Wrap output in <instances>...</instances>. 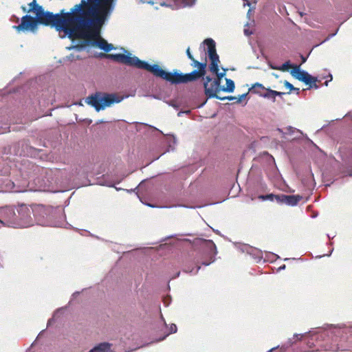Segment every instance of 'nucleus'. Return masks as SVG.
<instances>
[{
	"label": "nucleus",
	"instance_id": "f257e3e1",
	"mask_svg": "<svg viewBox=\"0 0 352 352\" xmlns=\"http://www.w3.org/2000/svg\"><path fill=\"white\" fill-rule=\"evenodd\" d=\"M186 55L192 63L190 65L193 67H197V70H194L188 74H182L175 72L174 73L166 72L159 65H150L144 60L139 59L135 56H131L130 53L124 54H101L102 56L109 58L120 63L124 64L128 66L134 67L138 69H144L151 72L155 77L166 80L172 84L187 83L188 82L195 81L201 78H204L206 73V62L200 63L191 54L190 47L186 50Z\"/></svg>",
	"mask_w": 352,
	"mask_h": 352
},
{
	"label": "nucleus",
	"instance_id": "f03ea898",
	"mask_svg": "<svg viewBox=\"0 0 352 352\" xmlns=\"http://www.w3.org/2000/svg\"><path fill=\"white\" fill-rule=\"evenodd\" d=\"M76 10L80 11L87 28L102 25L114 8V0H81Z\"/></svg>",
	"mask_w": 352,
	"mask_h": 352
},
{
	"label": "nucleus",
	"instance_id": "7ed1b4c3",
	"mask_svg": "<svg viewBox=\"0 0 352 352\" xmlns=\"http://www.w3.org/2000/svg\"><path fill=\"white\" fill-rule=\"evenodd\" d=\"M43 18L44 20L41 21L38 19V16H36V17H33L30 15H25L21 18V23L18 25H14L13 28L18 32L28 30H34L36 28L38 23H40L54 27L57 31L63 32L69 38H72L81 37L82 33V30L87 28L61 21L48 19L45 17Z\"/></svg>",
	"mask_w": 352,
	"mask_h": 352
},
{
	"label": "nucleus",
	"instance_id": "20e7f679",
	"mask_svg": "<svg viewBox=\"0 0 352 352\" xmlns=\"http://www.w3.org/2000/svg\"><path fill=\"white\" fill-rule=\"evenodd\" d=\"M28 6V10H26L25 7H22L23 12H33L35 13L36 16H38L39 20L43 21V17H45L48 19L61 21L86 27L80 11L76 10L77 8V5H75L69 12H64V10H63L60 13L55 14L48 11L45 12L43 7L36 3V0H32Z\"/></svg>",
	"mask_w": 352,
	"mask_h": 352
},
{
	"label": "nucleus",
	"instance_id": "39448f33",
	"mask_svg": "<svg viewBox=\"0 0 352 352\" xmlns=\"http://www.w3.org/2000/svg\"><path fill=\"white\" fill-rule=\"evenodd\" d=\"M6 214L10 216L8 221L14 227L27 228L34 225V219L31 217L32 207L30 208L25 204L19 206L16 212L13 209H9Z\"/></svg>",
	"mask_w": 352,
	"mask_h": 352
},
{
	"label": "nucleus",
	"instance_id": "423d86ee",
	"mask_svg": "<svg viewBox=\"0 0 352 352\" xmlns=\"http://www.w3.org/2000/svg\"><path fill=\"white\" fill-rule=\"evenodd\" d=\"M102 25L98 28L95 26H91L82 30L81 37H72L71 39L74 38H84L86 40L87 44L91 43L94 46H98L105 52H109L114 49L113 45L111 43H108L106 40L100 37L99 31Z\"/></svg>",
	"mask_w": 352,
	"mask_h": 352
},
{
	"label": "nucleus",
	"instance_id": "0eeeda50",
	"mask_svg": "<svg viewBox=\"0 0 352 352\" xmlns=\"http://www.w3.org/2000/svg\"><path fill=\"white\" fill-rule=\"evenodd\" d=\"M204 43L208 48V57L211 61L209 68L210 71L216 74V80L221 82L222 78L226 75V69H223V72H219V63H220L219 55L216 51L215 42L212 38H206Z\"/></svg>",
	"mask_w": 352,
	"mask_h": 352
},
{
	"label": "nucleus",
	"instance_id": "6e6552de",
	"mask_svg": "<svg viewBox=\"0 0 352 352\" xmlns=\"http://www.w3.org/2000/svg\"><path fill=\"white\" fill-rule=\"evenodd\" d=\"M87 103L94 107L97 111L109 107L114 102H120L115 94L96 93L87 98Z\"/></svg>",
	"mask_w": 352,
	"mask_h": 352
},
{
	"label": "nucleus",
	"instance_id": "1a4fd4ad",
	"mask_svg": "<svg viewBox=\"0 0 352 352\" xmlns=\"http://www.w3.org/2000/svg\"><path fill=\"white\" fill-rule=\"evenodd\" d=\"M32 212L34 218V222L43 226L47 223V220L50 218L53 208L43 205H34L32 206Z\"/></svg>",
	"mask_w": 352,
	"mask_h": 352
},
{
	"label": "nucleus",
	"instance_id": "9d476101",
	"mask_svg": "<svg viewBox=\"0 0 352 352\" xmlns=\"http://www.w3.org/2000/svg\"><path fill=\"white\" fill-rule=\"evenodd\" d=\"M204 79V87L206 96L209 98L219 99L220 96H218V93L221 91V82L210 76H206Z\"/></svg>",
	"mask_w": 352,
	"mask_h": 352
},
{
	"label": "nucleus",
	"instance_id": "9b49d317",
	"mask_svg": "<svg viewBox=\"0 0 352 352\" xmlns=\"http://www.w3.org/2000/svg\"><path fill=\"white\" fill-rule=\"evenodd\" d=\"M302 199V197L298 195H277L276 200L280 204H285L288 206H296Z\"/></svg>",
	"mask_w": 352,
	"mask_h": 352
},
{
	"label": "nucleus",
	"instance_id": "f8f14e48",
	"mask_svg": "<svg viewBox=\"0 0 352 352\" xmlns=\"http://www.w3.org/2000/svg\"><path fill=\"white\" fill-rule=\"evenodd\" d=\"M301 81L305 82L306 85H309L310 88H318V85L316 84V82L318 81L317 78L311 76L307 72Z\"/></svg>",
	"mask_w": 352,
	"mask_h": 352
},
{
	"label": "nucleus",
	"instance_id": "ddd939ff",
	"mask_svg": "<svg viewBox=\"0 0 352 352\" xmlns=\"http://www.w3.org/2000/svg\"><path fill=\"white\" fill-rule=\"evenodd\" d=\"M301 81L305 82L306 85H309L310 88H318V85L316 84V82L318 81L317 78L311 76L307 72Z\"/></svg>",
	"mask_w": 352,
	"mask_h": 352
},
{
	"label": "nucleus",
	"instance_id": "4468645a",
	"mask_svg": "<svg viewBox=\"0 0 352 352\" xmlns=\"http://www.w3.org/2000/svg\"><path fill=\"white\" fill-rule=\"evenodd\" d=\"M89 352H111V344L107 342L100 343Z\"/></svg>",
	"mask_w": 352,
	"mask_h": 352
},
{
	"label": "nucleus",
	"instance_id": "2eb2a0df",
	"mask_svg": "<svg viewBox=\"0 0 352 352\" xmlns=\"http://www.w3.org/2000/svg\"><path fill=\"white\" fill-rule=\"evenodd\" d=\"M291 74L294 78L301 81L307 74V72L302 71L300 69L299 66L294 65L293 67V69L291 72Z\"/></svg>",
	"mask_w": 352,
	"mask_h": 352
},
{
	"label": "nucleus",
	"instance_id": "dca6fc26",
	"mask_svg": "<svg viewBox=\"0 0 352 352\" xmlns=\"http://www.w3.org/2000/svg\"><path fill=\"white\" fill-rule=\"evenodd\" d=\"M267 88H265L262 84L256 82L254 84L252 87L249 89L250 91L254 94H258L262 96Z\"/></svg>",
	"mask_w": 352,
	"mask_h": 352
},
{
	"label": "nucleus",
	"instance_id": "f3484780",
	"mask_svg": "<svg viewBox=\"0 0 352 352\" xmlns=\"http://www.w3.org/2000/svg\"><path fill=\"white\" fill-rule=\"evenodd\" d=\"M226 87H221V91L225 92H232L234 89V82L232 80L226 78Z\"/></svg>",
	"mask_w": 352,
	"mask_h": 352
},
{
	"label": "nucleus",
	"instance_id": "a211bd4d",
	"mask_svg": "<svg viewBox=\"0 0 352 352\" xmlns=\"http://www.w3.org/2000/svg\"><path fill=\"white\" fill-rule=\"evenodd\" d=\"M293 67L294 66H292L290 64L289 61H287L285 63H283L281 66H279L278 67H273V69L285 72L287 71L291 67L293 68Z\"/></svg>",
	"mask_w": 352,
	"mask_h": 352
},
{
	"label": "nucleus",
	"instance_id": "6ab92c4d",
	"mask_svg": "<svg viewBox=\"0 0 352 352\" xmlns=\"http://www.w3.org/2000/svg\"><path fill=\"white\" fill-rule=\"evenodd\" d=\"M273 91L271 89H266L265 91L263 94H262L261 97L266 98H272L273 100V102H275V98L274 95H272L270 91Z\"/></svg>",
	"mask_w": 352,
	"mask_h": 352
},
{
	"label": "nucleus",
	"instance_id": "aec40b11",
	"mask_svg": "<svg viewBox=\"0 0 352 352\" xmlns=\"http://www.w3.org/2000/svg\"><path fill=\"white\" fill-rule=\"evenodd\" d=\"M276 196L275 195H273V194H269V195H259L258 196V199H261V200H267V199H269V200H271V201H273L274 199H276Z\"/></svg>",
	"mask_w": 352,
	"mask_h": 352
},
{
	"label": "nucleus",
	"instance_id": "412c9836",
	"mask_svg": "<svg viewBox=\"0 0 352 352\" xmlns=\"http://www.w3.org/2000/svg\"><path fill=\"white\" fill-rule=\"evenodd\" d=\"M284 85L285 87H286L287 88H288L290 91H292V90H294L297 92V94H298L299 92V89L298 88H296L293 86L292 84H291L289 82L287 81V80H285L284 81Z\"/></svg>",
	"mask_w": 352,
	"mask_h": 352
},
{
	"label": "nucleus",
	"instance_id": "4be33fe9",
	"mask_svg": "<svg viewBox=\"0 0 352 352\" xmlns=\"http://www.w3.org/2000/svg\"><path fill=\"white\" fill-rule=\"evenodd\" d=\"M177 326L176 324H171L169 327V332L162 339L163 340L164 338H165L166 336H167L168 335L170 334V333H176L177 332Z\"/></svg>",
	"mask_w": 352,
	"mask_h": 352
},
{
	"label": "nucleus",
	"instance_id": "5701e85b",
	"mask_svg": "<svg viewBox=\"0 0 352 352\" xmlns=\"http://www.w3.org/2000/svg\"><path fill=\"white\" fill-rule=\"evenodd\" d=\"M216 254V252H211L210 253V259L208 261H201V264L203 265H208L209 264H210L211 263H212L214 261V259H213V256Z\"/></svg>",
	"mask_w": 352,
	"mask_h": 352
},
{
	"label": "nucleus",
	"instance_id": "b1692460",
	"mask_svg": "<svg viewBox=\"0 0 352 352\" xmlns=\"http://www.w3.org/2000/svg\"><path fill=\"white\" fill-rule=\"evenodd\" d=\"M188 262H189L188 261H186V263L184 266V271L185 272H188V273H192L194 272V267H191L188 266Z\"/></svg>",
	"mask_w": 352,
	"mask_h": 352
},
{
	"label": "nucleus",
	"instance_id": "393cba45",
	"mask_svg": "<svg viewBox=\"0 0 352 352\" xmlns=\"http://www.w3.org/2000/svg\"><path fill=\"white\" fill-rule=\"evenodd\" d=\"M219 100H237V98L235 97V96H224V97H219Z\"/></svg>",
	"mask_w": 352,
	"mask_h": 352
},
{
	"label": "nucleus",
	"instance_id": "a878e982",
	"mask_svg": "<svg viewBox=\"0 0 352 352\" xmlns=\"http://www.w3.org/2000/svg\"><path fill=\"white\" fill-rule=\"evenodd\" d=\"M270 93L272 95H274L275 98H276V96H281L285 94L284 92L277 91H274V90L270 91Z\"/></svg>",
	"mask_w": 352,
	"mask_h": 352
},
{
	"label": "nucleus",
	"instance_id": "bb28decb",
	"mask_svg": "<svg viewBox=\"0 0 352 352\" xmlns=\"http://www.w3.org/2000/svg\"><path fill=\"white\" fill-rule=\"evenodd\" d=\"M248 94H243L241 95L239 98H237L236 103L241 102L247 96Z\"/></svg>",
	"mask_w": 352,
	"mask_h": 352
},
{
	"label": "nucleus",
	"instance_id": "cd10ccee",
	"mask_svg": "<svg viewBox=\"0 0 352 352\" xmlns=\"http://www.w3.org/2000/svg\"><path fill=\"white\" fill-rule=\"evenodd\" d=\"M195 265H196V270L195 271V274H197L199 271V270L201 268V266L199 265V262L198 261H197L196 262H195Z\"/></svg>",
	"mask_w": 352,
	"mask_h": 352
},
{
	"label": "nucleus",
	"instance_id": "c85d7f7f",
	"mask_svg": "<svg viewBox=\"0 0 352 352\" xmlns=\"http://www.w3.org/2000/svg\"><path fill=\"white\" fill-rule=\"evenodd\" d=\"M84 46L85 45H76V46H74L73 48L77 50L78 51H80V50H82L83 49Z\"/></svg>",
	"mask_w": 352,
	"mask_h": 352
},
{
	"label": "nucleus",
	"instance_id": "c756f323",
	"mask_svg": "<svg viewBox=\"0 0 352 352\" xmlns=\"http://www.w3.org/2000/svg\"><path fill=\"white\" fill-rule=\"evenodd\" d=\"M210 249L211 252H212L213 250H216L215 245L212 241L210 242Z\"/></svg>",
	"mask_w": 352,
	"mask_h": 352
},
{
	"label": "nucleus",
	"instance_id": "7c9ffc66",
	"mask_svg": "<svg viewBox=\"0 0 352 352\" xmlns=\"http://www.w3.org/2000/svg\"><path fill=\"white\" fill-rule=\"evenodd\" d=\"M287 130L289 131V133H294V131L296 130V129L292 126H288L287 128Z\"/></svg>",
	"mask_w": 352,
	"mask_h": 352
},
{
	"label": "nucleus",
	"instance_id": "2f4dec72",
	"mask_svg": "<svg viewBox=\"0 0 352 352\" xmlns=\"http://www.w3.org/2000/svg\"><path fill=\"white\" fill-rule=\"evenodd\" d=\"M268 352H281V351L279 350L278 348L275 347L270 349Z\"/></svg>",
	"mask_w": 352,
	"mask_h": 352
},
{
	"label": "nucleus",
	"instance_id": "473e14b6",
	"mask_svg": "<svg viewBox=\"0 0 352 352\" xmlns=\"http://www.w3.org/2000/svg\"><path fill=\"white\" fill-rule=\"evenodd\" d=\"M270 67L272 69H273V67H278V66H274V65H270Z\"/></svg>",
	"mask_w": 352,
	"mask_h": 352
}]
</instances>
